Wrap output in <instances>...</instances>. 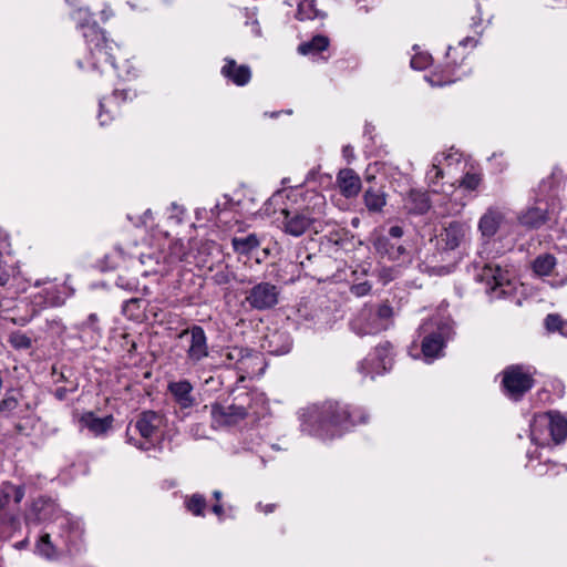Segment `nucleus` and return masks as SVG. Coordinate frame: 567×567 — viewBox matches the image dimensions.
Wrapping results in <instances>:
<instances>
[{
  "instance_id": "ddd939ff",
  "label": "nucleus",
  "mask_w": 567,
  "mask_h": 567,
  "mask_svg": "<svg viewBox=\"0 0 567 567\" xmlns=\"http://www.w3.org/2000/svg\"><path fill=\"white\" fill-rule=\"evenodd\" d=\"M536 426H548V435L555 444H560L567 436V419L558 412L537 414Z\"/></svg>"
},
{
  "instance_id": "49530a36",
  "label": "nucleus",
  "mask_w": 567,
  "mask_h": 567,
  "mask_svg": "<svg viewBox=\"0 0 567 567\" xmlns=\"http://www.w3.org/2000/svg\"><path fill=\"white\" fill-rule=\"evenodd\" d=\"M372 286L369 281H363L360 284L352 285L350 291L352 295L357 297L365 296L370 292Z\"/></svg>"
},
{
  "instance_id": "f03ea898",
  "label": "nucleus",
  "mask_w": 567,
  "mask_h": 567,
  "mask_svg": "<svg viewBox=\"0 0 567 567\" xmlns=\"http://www.w3.org/2000/svg\"><path fill=\"white\" fill-rule=\"evenodd\" d=\"M55 526L59 528L58 544L51 542V534L45 533L41 536L37 547L41 555L47 558H54L62 551H72L76 538L80 536L79 525L68 515L58 514L54 519Z\"/></svg>"
},
{
  "instance_id": "7ed1b4c3",
  "label": "nucleus",
  "mask_w": 567,
  "mask_h": 567,
  "mask_svg": "<svg viewBox=\"0 0 567 567\" xmlns=\"http://www.w3.org/2000/svg\"><path fill=\"white\" fill-rule=\"evenodd\" d=\"M163 424V416L152 410L143 411L134 423L126 427V442L142 451H148L154 446L153 440Z\"/></svg>"
},
{
  "instance_id": "6e6d98bb",
  "label": "nucleus",
  "mask_w": 567,
  "mask_h": 567,
  "mask_svg": "<svg viewBox=\"0 0 567 567\" xmlns=\"http://www.w3.org/2000/svg\"><path fill=\"white\" fill-rule=\"evenodd\" d=\"M11 278L9 269L6 265L0 262V287L7 286Z\"/></svg>"
},
{
  "instance_id": "f704fd0d",
  "label": "nucleus",
  "mask_w": 567,
  "mask_h": 567,
  "mask_svg": "<svg viewBox=\"0 0 567 567\" xmlns=\"http://www.w3.org/2000/svg\"><path fill=\"white\" fill-rule=\"evenodd\" d=\"M8 342L16 350H29L32 347L31 338L19 330L9 334Z\"/></svg>"
},
{
  "instance_id": "c03bdc74",
  "label": "nucleus",
  "mask_w": 567,
  "mask_h": 567,
  "mask_svg": "<svg viewBox=\"0 0 567 567\" xmlns=\"http://www.w3.org/2000/svg\"><path fill=\"white\" fill-rule=\"evenodd\" d=\"M115 285L126 291H136L138 287V280L136 278H128L125 275H118Z\"/></svg>"
},
{
  "instance_id": "5fc2aeb1",
  "label": "nucleus",
  "mask_w": 567,
  "mask_h": 567,
  "mask_svg": "<svg viewBox=\"0 0 567 567\" xmlns=\"http://www.w3.org/2000/svg\"><path fill=\"white\" fill-rule=\"evenodd\" d=\"M76 384L72 385L70 389L65 388V386H59L55 389L54 391V396L60 400V401H63L66 399L68 396V393L69 392H74L76 390Z\"/></svg>"
},
{
  "instance_id": "20e7f679",
  "label": "nucleus",
  "mask_w": 567,
  "mask_h": 567,
  "mask_svg": "<svg viewBox=\"0 0 567 567\" xmlns=\"http://www.w3.org/2000/svg\"><path fill=\"white\" fill-rule=\"evenodd\" d=\"M87 49L92 59V66L100 68L102 64H110L114 70H117L115 63L116 58L121 55V47L112 40H109L105 32L93 25L89 32L83 33Z\"/></svg>"
},
{
  "instance_id": "412c9836",
  "label": "nucleus",
  "mask_w": 567,
  "mask_h": 567,
  "mask_svg": "<svg viewBox=\"0 0 567 567\" xmlns=\"http://www.w3.org/2000/svg\"><path fill=\"white\" fill-rule=\"evenodd\" d=\"M225 65L221 68V74L233 81L236 85H246L251 78V72L248 65H238L235 60L226 59Z\"/></svg>"
},
{
  "instance_id": "1a4fd4ad",
  "label": "nucleus",
  "mask_w": 567,
  "mask_h": 567,
  "mask_svg": "<svg viewBox=\"0 0 567 567\" xmlns=\"http://www.w3.org/2000/svg\"><path fill=\"white\" fill-rule=\"evenodd\" d=\"M502 385L507 396L518 401L533 388L534 380L522 365H511L503 371Z\"/></svg>"
},
{
  "instance_id": "2f4dec72",
  "label": "nucleus",
  "mask_w": 567,
  "mask_h": 567,
  "mask_svg": "<svg viewBox=\"0 0 567 567\" xmlns=\"http://www.w3.org/2000/svg\"><path fill=\"white\" fill-rule=\"evenodd\" d=\"M557 260L551 254H543L533 261V270L538 276H549L555 268Z\"/></svg>"
},
{
  "instance_id": "7c9ffc66",
  "label": "nucleus",
  "mask_w": 567,
  "mask_h": 567,
  "mask_svg": "<svg viewBox=\"0 0 567 567\" xmlns=\"http://www.w3.org/2000/svg\"><path fill=\"white\" fill-rule=\"evenodd\" d=\"M329 47V39L324 35H316L310 41L303 42L298 47V52L303 55L318 54Z\"/></svg>"
},
{
  "instance_id": "864d4df0",
  "label": "nucleus",
  "mask_w": 567,
  "mask_h": 567,
  "mask_svg": "<svg viewBox=\"0 0 567 567\" xmlns=\"http://www.w3.org/2000/svg\"><path fill=\"white\" fill-rule=\"evenodd\" d=\"M225 203L220 204L219 202L215 204L214 207L210 208V213L214 217H218L223 210H225L228 206L233 204V200L225 196Z\"/></svg>"
},
{
  "instance_id": "37998d69",
  "label": "nucleus",
  "mask_w": 567,
  "mask_h": 567,
  "mask_svg": "<svg viewBox=\"0 0 567 567\" xmlns=\"http://www.w3.org/2000/svg\"><path fill=\"white\" fill-rule=\"evenodd\" d=\"M247 350L243 348H231L227 349L223 354L225 358V362L231 364L233 362H238L247 355Z\"/></svg>"
},
{
  "instance_id": "052dcab7",
  "label": "nucleus",
  "mask_w": 567,
  "mask_h": 567,
  "mask_svg": "<svg viewBox=\"0 0 567 567\" xmlns=\"http://www.w3.org/2000/svg\"><path fill=\"white\" fill-rule=\"evenodd\" d=\"M113 95H114V97H117L118 95H121V96H122V99H123V100H125V99H126V95H127V92H126V91H124V90H123V91H121V92H120L118 90H115V91L113 92Z\"/></svg>"
},
{
  "instance_id": "4d7b16f0",
  "label": "nucleus",
  "mask_w": 567,
  "mask_h": 567,
  "mask_svg": "<svg viewBox=\"0 0 567 567\" xmlns=\"http://www.w3.org/2000/svg\"><path fill=\"white\" fill-rule=\"evenodd\" d=\"M342 154L349 162L354 158L353 148L350 145L343 146Z\"/></svg>"
},
{
  "instance_id": "bf43d9fd",
  "label": "nucleus",
  "mask_w": 567,
  "mask_h": 567,
  "mask_svg": "<svg viewBox=\"0 0 567 567\" xmlns=\"http://www.w3.org/2000/svg\"><path fill=\"white\" fill-rule=\"evenodd\" d=\"M368 364H369V361H368V359H365L362 362H360L358 365L359 371L364 375L369 374Z\"/></svg>"
},
{
  "instance_id": "aec40b11",
  "label": "nucleus",
  "mask_w": 567,
  "mask_h": 567,
  "mask_svg": "<svg viewBox=\"0 0 567 567\" xmlns=\"http://www.w3.org/2000/svg\"><path fill=\"white\" fill-rule=\"evenodd\" d=\"M404 208L412 215H424L431 208V200L426 192L411 189L404 199Z\"/></svg>"
},
{
  "instance_id": "c9c22d12",
  "label": "nucleus",
  "mask_w": 567,
  "mask_h": 567,
  "mask_svg": "<svg viewBox=\"0 0 567 567\" xmlns=\"http://www.w3.org/2000/svg\"><path fill=\"white\" fill-rule=\"evenodd\" d=\"M206 499L202 494H193L185 502V506L188 512H190L195 516H204V511L206 508Z\"/></svg>"
},
{
  "instance_id": "13d9d810",
  "label": "nucleus",
  "mask_w": 567,
  "mask_h": 567,
  "mask_svg": "<svg viewBox=\"0 0 567 567\" xmlns=\"http://www.w3.org/2000/svg\"><path fill=\"white\" fill-rule=\"evenodd\" d=\"M212 512L218 516L219 520H223L224 516V507L221 504L217 503L212 507Z\"/></svg>"
},
{
  "instance_id": "e433bc0d",
  "label": "nucleus",
  "mask_w": 567,
  "mask_h": 567,
  "mask_svg": "<svg viewBox=\"0 0 567 567\" xmlns=\"http://www.w3.org/2000/svg\"><path fill=\"white\" fill-rule=\"evenodd\" d=\"M55 511L53 503L49 501L39 499L32 504V512L35 514V519L45 520L49 514Z\"/></svg>"
},
{
  "instance_id": "bb28decb",
  "label": "nucleus",
  "mask_w": 567,
  "mask_h": 567,
  "mask_svg": "<svg viewBox=\"0 0 567 567\" xmlns=\"http://www.w3.org/2000/svg\"><path fill=\"white\" fill-rule=\"evenodd\" d=\"M326 12L317 8L316 0H301L298 3L296 18L300 21L324 19Z\"/></svg>"
},
{
  "instance_id": "f3484780",
  "label": "nucleus",
  "mask_w": 567,
  "mask_h": 567,
  "mask_svg": "<svg viewBox=\"0 0 567 567\" xmlns=\"http://www.w3.org/2000/svg\"><path fill=\"white\" fill-rule=\"evenodd\" d=\"M340 193L346 198L355 197L361 190L360 176L352 168H342L337 175Z\"/></svg>"
},
{
  "instance_id": "dca6fc26",
  "label": "nucleus",
  "mask_w": 567,
  "mask_h": 567,
  "mask_svg": "<svg viewBox=\"0 0 567 567\" xmlns=\"http://www.w3.org/2000/svg\"><path fill=\"white\" fill-rule=\"evenodd\" d=\"M547 205L527 207L518 215V223L527 229H538L548 221Z\"/></svg>"
},
{
  "instance_id": "774afa93",
  "label": "nucleus",
  "mask_w": 567,
  "mask_h": 567,
  "mask_svg": "<svg viewBox=\"0 0 567 567\" xmlns=\"http://www.w3.org/2000/svg\"><path fill=\"white\" fill-rule=\"evenodd\" d=\"M280 196H281V192H277L276 194L272 195L270 200H276Z\"/></svg>"
},
{
  "instance_id": "5701e85b",
  "label": "nucleus",
  "mask_w": 567,
  "mask_h": 567,
  "mask_svg": "<svg viewBox=\"0 0 567 567\" xmlns=\"http://www.w3.org/2000/svg\"><path fill=\"white\" fill-rule=\"evenodd\" d=\"M466 228L458 221H452L441 234V240L444 243V249L454 250L465 239Z\"/></svg>"
},
{
  "instance_id": "c85d7f7f",
  "label": "nucleus",
  "mask_w": 567,
  "mask_h": 567,
  "mask_svg": "<svg viewBox=\"0 0 567 567\" xmlns=\"http://www.w3.org/2000/svg\"><path fill=\"white\" fill-rule=\"evenodd\" d=\"M363 202L370 213H380L386 204L384 193L373 188L364 192Z\"/></svg>"
},
{
  "instance_id": "79ce46f5",
  "label": "nucleus",
  "mask_w": 567,
  "mask_h": 567,
  "mask_svg": "<svg viewBox=\"0 0 567 567\" xmlns=\"http://www.w3.org/2000/svg\"><path fill=\"white\" fill-rule=\"evenodd\" d=\"M441 159L439 156H435L431 169L426 173V179L430 186L436 185L443 177V171L439 167Z\"/></svg>"
},
{
  "instance_id": "a18cd8bd",
  "label": "nucleus",
  "mask_w": 567,
  "mask_h": 567,
  "mask_svg": "<svg viewBox=\"0 0 567 567\" xmlns=\"http://www.w3.org/2000/svg\"><path fill=\"white\" fill-rule=\"evenodd\" d=\"M481 175L476 173H466L461 181V186L468 189L475 190L481 184Z\"/></svg>"
},
{
  "instance_id": "a211bd4d",
  "label": "nucleus",
  "mask_w": 567,
  "mask_h": 567,
  "mask_svg": "<svg viewBox=\"0 0 567 567\" xmlns=\"http://www.w3.org/2000/svg\"><path fill=\"white\" fill-rule=\"evenodd\" d=\"M63 303L60 290L55 286L43 288L30 297V307L39 309V312L47 307H59Z\"/></svg>"
},
{
  "instance_id": "423d86ee",
  "label": "nucleus",
  "mask_w": 567,
  "mask_h": 567,
  "mask_svg": "<svg viewBox=\"0 0 567 567\" xmlns=\"http://www.w3.org/2000/svg\"><path fill=\"white\" fill-rule=\"evenodd\" d=\"M449 330V326L439 320H429L420 326L419 334L423 337L421 349L426 361L442 355Z\"/></svg>"
},
{
  "instance_id": "69168bd1",
  "label": "nucleus",
  "mask_w": 567,
  "mask_h": 567,
  "mask_svg": "<svg viewBox=\"0 0 567 567\" xmlns=\"http://www.w3.org/2000/svg\"><path fill=\"white\" fill-rule=\"evenodd\" d=\"M274 507H275V505H272V504L266 505L265 513H271L274 511Z\"/></svg>"
},
{
  "instance_id": "09e8293b",
  "label": "nucleus",
  "mask_w": 567,
  "mask_h": 567,
  "mask_svg": "<svg viewBox=\"0 0 567 567\" xmlns=\"http://www.w3.org/2000/svg\"><path fill=\"white\" fill-rule=\"evenodd\" d=\"M403 235H404V229L401 226H399V225H394V226H391L389 228L386 234H382L380 236L389 238V239L400 240L401 241V238H402Z\"/></svg>"
},
{
  "instance_id": "4be33fe9",
  "label": "nucleus",
  "mask_w": 567,
  "mask_h": 567,
  "mask_svg": "<svg viewBox=\"0 0 567 567\" xmlns=\"http://www.w3.org/2000/svg\"><path fill=\"white\" fill-rule=\"evenodd\" d=\"M113 422V415L99 417L93 412L84 413L80 419V423L83 426H85L90 432H92L95 436L104 435L105 433H107L112 429Z\"/></svg>"
},
{
  "instance_id": "680f3d73",
  "label": "nucleus",
  "mask_w": 567,
  "mask_h": 567,
  "mask_svg": "<svg viewBox=\"0 0 567 567\" xmlns=\"http://www.w3.org/2000/svg\"><path fill=\"white\" fill-rule=\"evenodd\" d=\"M213 496L217 501V503H219V501L221 499L223 494H221L220 491H214Z\"/></svg>"
},
{
  "instance_id": "a878e982",
  "label": "nucleus",
  "mask_w": 567,
  "mask_h": 567,
  "mask_svg": "<svg viewBox=\"0 0 567 567\" xmlns=\"http://www.w3.org/2000/svg\"><path fill=\"white\" fill-rule=\"evenodd\" d=\"M24 487L22 485H13L10 482H4L0 485V512L9 504L10 498L13 497L16 504L21 503L24 497Z\"/></svg>"
},
{
  "instance_id": "473e14b6",
  "label": "nucleus",
  "mask_w": 567,
  "mask_h": 567,
  "mask_svg": "<svg viewBox=\"0 0 567 567\" xmlns=\"http://www.w3.org/2000/svg\"><path fill=\"white\" fill-rule=\"evenodd\" d=\"M144 300L142 298H131L126 301H124L122 306V312L123 315L131 319L140 321L143 318V307L142 303Z\"/></svg>"
},
{
  "instance_id": "603ef678",
  "label": "nucleus",
  "mask_w": 567,
  "mask_h": 567,
  "mask_svg": "<svg viewBox=\"0 0 567 567\" xmlns=\"http://www.w3.org/2000/svg\"><path fill=\"white\" fill-rule=\"evenodd\" d=\"M99 318L95 313H91L84 322L81 323L82 329H91L95 332H100V328L97 326Z\"/></svg>"
},
{
  "instance_id": "ea45409f",
  "label": "nucleus",
  "mask_w": 567,
  "mask_h": 567,
  "mask_svg": "<svg viewBox=\"0 0 567 567\" xmlns=\"http://www.w3.org/2000/svg\"><path fill=\"white\" fill-rule=\"evenodd\" d=\"M545 328L548 332H563L564 320L557 313H549L544 320Z\"/></svg>"
},
{
  "instance_id": "8fccbe9b",
  "label": "nucleus",
  "mask_w": 567,
  "mask_h": 567,
  "mask_svg": "<svg viewBox=\"0 0 567 567\" xmlns=\"http://www.w3.org/2000/svg\"><path fill=\"white\" fill-rule=\"evenodd\" d=\"M39 313V309H35L33 307H30V311L28 315L25 316H21L19 318H12V322L14 324H19V326H25L27 323H29Z\"/></svg>"
},
{
  "instance_id": "c756f323",
  "label": "nucleus",
  "mask_w": 567,
  "mask_h": 567,
  "mask_svg": "<svg viewBox=\"0 0 567 567\" xmlns=\"http://www.w3.org/2000/svg\"><path fill=\"white\" fill-rule=\"evenodd\" d=\"M260 241L256 234H249L245 237H234L231 239V246L234 250L241 255H247L254 249L258 248Z\"/></svg>"
},
{
  "instance_id": "4c0bfd02",
  "label": "nucleus",
  "mask_w": 567,
  "mask_h": 567,
  "mask_svg": "<svg viewBox=\"0 0 567 567\" xmlns=\"http://www.w3.org/2000/svg\"><path fill=\"white\" fill-rule=\"evenodd\" d=\"M187 250L185 245L176 240L169 245L168 248V260L171 264L181 262L186 259Z\"/></svg>"
},
{
  "instance_id": "9b49d317",
  "label": "nucleus",
  "mask_w": 567,
  "mask_h": 567,
  "mask_svg": "<svg viewBox=\"0 0 567 567\" xmlns=\"http://www.w3.org/2000/svg\"><path fill=\"white\" fill-rule=\"evenodd\" d=\"M281 215L280 229L293 237L302 236L316 221L308 208H282Z\"/></svg>"
},
{
  "instance_id": "338daca9",
  "label": "nucleus",
  "mask_w": 567,
  "mask_h": 567,
  "mask_svg": "<svg viewBox=\"0 0 567 567\" xmlns=\"http://www.w3.org/2000/svg\"><path fill=\"white\" fill-rule=\"evenodd\" d=\"M99 120H100V124H101L102 126H104V125L106 124V120H104V118H103V114H102V112H100V114H99Z\"/></svg>"
},
{
  "instance_id": "a19ab883",
  "label": "nucleus",
  "mask_w": 567,
  "mask_h": 567,
  "mask_svg": "<svg viewBox=\"0 0 567 567\" xmlns=\"http://www.w3.org/2000/svg\"><path fill=\"white\" fill-rule=\"evenodd\" d=\"M545 432H548V426H536V416L530 424V439L537 445H545L546 437Z\"/></svg>"
},
{
  "instance_id": "e2e57ef3",
  "label": "nucleus",
  "mask_w": 567,
  "mask_h": 567,
  "mask_svg": "<svg viewBox=\"0 0 567 567\" xmlns=\"http://www.w3.org/2000/svg\"><path fill=\"white\" fill-rule=\"evenodd\" d=\"M373 319H375V317H372V318H370V319H362V321H361V326H362V327L368 326V323L373 322Z\"/></svg>"
},
{
  "instance_id": "6e6552de",
  "label": "nucleus",
  "mask_w": 567,
  "mask_h": 567,
  "mask_svg": "<svg viewBox=\"0 0 567 567\" xmlns=\"http://www.w3.org/2000/svg\"><path fill=\"white\" fill-rule=\"evenodd\" d=\"M179 339H187L186 362L196 365L209 357L208 338L202 326L193 324L178 334Z\"/></svg>"
},
{
  "instance_id": "58836bf2",
  "label": "nucleus",
  "mask_w": 567,
  "mask_h": 567,
  "mask_svg": "<svg viewBox=\"0 0 567 567\" xmlns=\"http://www.w3.org/2000/svg\"><path fill=\"white\" fill-rule=\"evenodd\" d=\"M235 279L236 275L228 266L218 269L212 277L213 282L218 286L228 285Z\"/></svg>"
},
{
  "instance_id": "9d476101",
  "label": "nucleus",
  "mask_w": 567,
  "mask_h": 567,
  "mask_svg": "<svg viewBox=\"0 0 567 567\" xmlns=\"http://www.w3.org/2000/svg\"><path fill=\"white\" fill-rule=\"evenodd\" d=\"M279 293V288L276 285L262 281L247 291L245 301L254 310H269L277 306Z\"/></svg>"
},
{
  "instance_id": "0e129e2a",
  "label": "nucleus",
  "mask_w": 567,
  "mask_h": 567,
  "mask_svg": "<svg viewBox=\"0 0 567 567\" xmlns=\"http://www.w3.org/2000/svg\"><path fill=\"white\" fill-rule=\"evenodd\" d=\"M561 336L566 337L567 338V320H564V326H563V332H561Z\"/></svg>"
},
{
  "instance_id": "2eb2a0df",
  "label": "nucleus",
  "mask_w": 567,
  "mask_h": 567,
  "mask_svg": "<svg viewBox=\"0 0 567 567\" xmlns=\"http://www.w3.org/2000/svg\"><path fill=\"white\" fill-rule=\"evenodd\" d=\"M373 247L382 257L396 261L408 254L405 246L400 240H393L385 237L377 236L373 240Z\"/></svg>"
},
{
  "instance_id": "de8ad7c7",
  "label": "nucleus",
  "mask_w": 567,
  "mask_h": 567,
  "mask_svg": "<svg viewBox=\"0 0 567 567\" xmlns=\"http://www.w3.org/2000/svg\"><path fill=\"white\" fill-rule=\"evenodd\" d=\"M64 326L62 324L61 319L53 318V319H47V330L54 333V334H61L64 331Z\"/></svg>"
},
{
  "instance_id": "f8f14e48",
  "label": "nucleus",
  "mask_w": 567,
  "mask_h": 567,
  "mask_svg": "<svg viewBox=\"0 0 567 567\" xmlns=\"http://www.w3.org/2000/svg\"><path fill=\"white\" fill-rule=\"evenodd\" d=\"M210 415L214 426L229 427L244 421L248 415V411L243 405L215 403L212 405Z\"/></svg>"
},
{
  "instance_id": "393cba45",
  "label": "nucleus",
  "mask_w": 567,
  "mask_h": 567,
  "mask_svg": "<svg viewBox=\"0 0 567 567\" xmlns=\"http://www.w3.org/2000/svg\"><path fill=\"white\" fill-rule=\"evenodd\" d=\"M66 2L71 6L76 7L72 13L71 18L76 23V28H80L83 33L89 32V29L93 25H97L96 22L92 20V12L89 6L82 4L81 0H66Z\"/></svg>"
},
{
  "instance_id": "6ab92c4d",
  "label": "nucleus",
  "mask_w": 567,
  "mask_h": 567,
  "mask_svg": "<svg viewBox=\"0 0 567 567\" xmlns=\"http://www.w3.org/2000/svg\"><path fill=\"white\" fill-rule=\"evenodd\" d=\"M168 391L181 409H189L196 403V399L193 395V385L188 380L171 382Z\"/></svg>"
},
{
  "instance_id": "f257e3e1",
  "label": "nucleus",
  "mask_w": 567,
  "mask_h": 567,
  "mask_svg": "<svg viewBox=\"0 0 567 567\" xmlns=\"http://www.w3.org/2000/svg\"><path fill=\"white\" fill-rule=\"evenodd\" d=\"M303 417L317 434L333 436L339 429L347 430L355 424L365 423L369 415L361 408L327 400L320 404L308 406Z\"/></svg>"
},
{
  "instance_id": "39448f33",
  "label": "nucleus",
  "mask_w": 567,
  "mask_h": 567,
  "mask_svg": "<svg viewBox=\"0 0 567 567\" xmlns=\"http://www.w3.org/2000/svg\"><path fill=\"white\" fill-rule=\"evenodd\" d=\"M392 307L388 303L364 306L351 321V329L360 336L377 333L386 328V321L392 317Z\"/></svg>"
},
{
  "instance_id": "72a5a7b5",
  "label": "nucleus",
  "mask_w": 567,
  "mask_h": 567,
  "mask_svg": "<svg viewBox=\"0 0 567 567\" xmlns=\"http://www.w3.org/2000/svg\"><path fill=\"white\" fill-rule=\"evenodd\" d=\"M22 398L19 389L9 388L6 391L4 398L0 400V412L10 413L14 411Z\"/></svg>"
},
{
  "instance_id": "cd10ccee",
  "label": "nucleus",
  "mask_w": 567,
  "mask_h": 567,
  "mask_svg": "<svg viewBox=\"0 0 567 567\" xmlns=\"http://www.w3.org/2000/svg\"><path fill=\"white\" fill-rule=\"evenodd\" d=\"M374 355L378 360L377 373L385 372L392 365V344L389 341L381 342L374 349Z\"/></svg>"
},
{
  "instance_id": "4468645a",
  "label": "nucleus",
  "mask_w": 567,
  "mask_h": 567,
  "mask_svg": "<svg viewBox=\"0 0 567 567\" xmlns=\"http://www.w3.org/2000/svg\"><path fill=\"white\" fill-rule=\"evenodd\" d=\"M261 347L270 354H287L292 347V339L287 331L274 330L266 334Z\"/></svg>"
},
{
  "instance_id": "0eeeda50",
  "label": "nucleus",
  "mask_w": 567,
  "mask_h": 567,
  "mask_svg": "<svg viewBox=\"0 0 567 567\" xmlns=\"http://www.w3.org/2000/svg\"><path fill=\"white\" fill-rule=\"evenodd\" d=\"M475 279L486 286L485 290L492 298H503L512 292L513 285L507 272L493 264L484 265L475 275Z\"/></svg>"
},
{
  "instance_id": "3c124183",
  "label": "nucleus",
  "mask_w": 567,
  "mask_h": 567,
  "mask_svg": "<svg viewBox=\"0 0 567 567\" xmlns=\"http://www.w3.org/2000/svg\"><path fill=\"white\" fill-rule=\"evenodd\" d=\"M411 66L415 70H423L425 69L430 63V55H420V56H413L411 59Z\"/></svg>"
},
{
  "instance_id": "b1692460",
  "label": "nucleus",
  "mask_w": 567,
  "mask_h": 567,
  "mask_svg": "<svg viewBox=\"0 0 567 567\" xmlns=\"http://www.w3.org/2000/svg\"><path fill=\"white\" fill-rule=\"evenodd\" d=\"M504 219V215L497 208H488L486 213L480 218L478 229L484 237H493L502 221Z\"/></svg>"
}]
</instances>
